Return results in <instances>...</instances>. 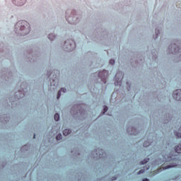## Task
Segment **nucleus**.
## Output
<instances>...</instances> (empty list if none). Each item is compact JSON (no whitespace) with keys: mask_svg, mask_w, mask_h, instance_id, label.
Returning a JSON list of instances; mask_svg holds the SVG:
<instances>
[{"mask_svg":"<svg viewBox=\"0 0 181 181\" xmlns=\"http://www.w3.org/2000/svg\"><path fill=\"white\" fill-rule=\"evenodd\" d=\"M19 25H21L20 28V35H21V36H25V35H28L29 32H30V25L27 21H22L21 23L18 22L16 26H19Z\"/></svg>","mask_w":181,"mask_h":181,"instance_id":"f257e3e1","label":"nucleus"},{"mask_svg":"<svg viewBox=\"0 0 181 181\" xmlns=\"http://www.w3.org/2000/svg\"><path fill=\"white\" fill-rule=\"evenodd\" d=\"M65 45L66 46V49L68 52H73L74 49H76V42L73 40H67L65 41Z\"/></svg>","mask_w":181,"mask_h":181,"instance_id":"f03ea898","label":"nucleus"},{"mask_svg":"<svg viewBox=\"0 0 181 181\" xmlns=\"http://www.w3.org/2000/svg\"><path fill=\"white\" fill-rule=\"evenodd\" d=\"M99 77H100L102 81L105 84L107 83V77H108V71L103 70L98 74Z\"/></svg>","mask_w":181,"mask_h":181,"instance_id":"7ed1b4c3","label":"nucleus"},{"mask_svg":"<svg viewBox=\"0 0 181 181\" xmlns=\"http://www.w3.org/2000/svg\"><path fill=\"white\" fill-rule=\"evenodd\" d=\"M173 97L174 100H176L177 101H181V89L175 90L173 93Z\"/></svg>","mask_w":181,"mask_h":181,"instance_id":"20e7f679","label":"nucleus"},{"mask_svg":"<svg viewBox=\"0 0 181 181\" xmlns=\"http://www.w3.org/2000/svg\"><path fill=\"white\" fill-rule=\"evenodd\" d=\"M170 168H175V165H168L166 167L162 165V167L158 169L157 170L153 171V175H158V173L162 172V169H163V170H165V169H169Z\"/></svg>","mask_w":181,"mask_h":181,"instance_id":"39448f33","label":"nucleus"},{"mask_svg":"<svg viewBox=\"0 0 181 181\" xmlns=\"http://www.w3.org/2000/svg\"><path fill=\"white\" fill-rule=\"evenodd\" d=\"M62 93H66V91H67V89L62 88H61L60 90L58 91L57 96V100H59L60 98V97L62 95Z\"/></svg>","mask_w":181,"mask_h":181,"instance_id":"423d86ee","label":"nucleus"},{"mask_svg":"<svg viewBox=\"0 0 181 181\" xmlns=\"http://www.w3.org/2000/svg\"><path fill=\"white\" fill-rule=\"evenodd\" d=\"M70 134H71V130L69 129H66L63 132V134L64 135V136H67V135H69Z\"/></svg>","mask_w":181,"mask_h":181,"instance_id":"0eeeda50","label":"nucleus"},{"mask_svg":"<svg viewBox=\"0 0 181 181\" xmlns=\"http://www.w3.org/2000/svg\"><path fill=\"white\" fill-rule=\"evenodd\" d=\"M175 152H177V153H181V144L175 146Z\"/></svg>","mask_w":181,"mask_h":181,"instance_id":"6e6552de","label":"nucleus"},{"mask_svg":"<svg viewBox=\"0 0 181 181\" xmlns=\"http://www.w3.org/2000/svg\"><path fill=\"white\" fill-rule=\"evenodd\" d=\"M165 158V160H164V162H172V161H174L175 159L174 158H172L170 156H168L166 158V156L164 157Z\"/></svg>","mask_w":181,"mask_h":181,"instance_id":"1a4fd4ad","label":"nucleus"},{"mask_svg":"<svg viewBox=\"0 0 181 181\" xmlns=\"http://www.w3.org/2000/svg\"><path fill=\"white\" fill-rule=\"evenodd\" d=\"M48 39H49V40H54V39H56V35L54 34H49L48 35Z\"/></svg>","mask_w":181,"mask_h":181,"instance_id":"9d476101","label":"nucleus"},{"mask_svg":"<svg viewBox=\"0 0 181 181\" xmlns=\"http://www.w3.org/2000/svg\"><path fill=\"white\" fill-rule=\"evenodd\" d=\"M54 118L56 121H59V119H60V115H59L58 113H56L54 116Z\"/></svg>","mask_w":181,"mask_h":181,"instance_id":"9b49d317","label":"nucleus"},{"mask_svg":"<svg viewBox=\"0 0 181 181\" xmlns=\"http://www.w3.org/2000/svg\"><path fill=\"white\" fill-rule=\"evenodd\" d=\"M149 162V158L144 159L143 161H141V165H145L146 163H148Z\"/></svg>","mask_w":181,"mask_h":181,"instance_id":"f8f14e48","label":"nucleus"},{"mask_svg":"<svg viewBox=\"0 0 181 181\" xmlns=\"http://www.w3.org/2000/svg\"><path fill=\"white\" fill-rule=\"evenodd\" d=\"M62 136L61 134H59L57 136L56 139H57V141H60V140H62Z\"/></svg>","mask_w":181,"mask_h":181,"instance_id":"ddd939ff","label":"nucleus"},{"mask_svg":"<svg viewBox=\"0 0 181 181\" xmlns=\"http://www.w3.org/2000/svg\"><path fill=\"white\" fill-rule=\"evenodd\" d=\"M119 74H121L120 78H124V75H122V73H117L115 75V78L118 77V76H119Z\"/></svg>","mask_w":181,"mask_h":181,"instance_id":"4468645a","label":"nucleus"},{"mask_svg":"<svg viewBox=\"0 0 181 181\" xmlns=\"http://www.w3.org/2000/svg\"><path fill=\"white\" fill-rule=\"evenodd\" d=\"M149 145H151V143H149V141H145V142L144 143V146H145L146 148L147 146H149Z\"/></svg>","mask_w":181,"mask_h":181,"instance_id":"2eb2a0df","label":"nucleus"},{"mask_svg":"<svg viewBox=\"0 0 181 181\" xmlns=\"http://www.w3.org/2000/svg\"><path fill=\"white\" fill-rule=\"evenodd\" d=\"M156 36L154 37V39H158V36L159 35V30H156Z\"/></svg>","mask_w":181,"mask_h":181,"instance_id":"dca6fc26","label":"nucleus"},{"mask_svg":"<svg viewBox=\"0 0 181 181\" xmlns=\"http://www.w3.org/2000/svg\"><path fill=\"white\" fill-rule=\"evenodd\" d=\"M103 114L107 112V111H108V107L107 106H104V108H103Z\"/></svg>","mask_w":181,"mask_h":181,"instance_id":"f3484780","label":"nucleus"},{"mask_svg":"<svg viewBox=\"0 0 181 181\" xmlns=\"http://www.w3.org/2000/svg\"><path fill=\"white\" fill-rule=\"evenodd\" d=\"M175 136H176L177 138H181V133L176 132V133H175Z\"/></svg>","mask_w":181,"mask_h":181,"instance_id":"a211bd4d","label":"nucleus"},{"mask_svg":"<svg viewBox=\"0 0 181 181\" xmlns=\"http://www.w3.org/2000/svg\"><path fill=\"white\" fill-rule=\"evenodd\" d=\"M110 64H115V60H114V59H110Z\"/></svg>","mask_w":181,"mask_h":181,"instance_id":"6ab92c4d","label":"nucleus"},{"mask_svg":"<svg viewBox=\"0 0 181 181\" xmlns=\"http://www.w3.org/2000/svg\"><path fill=\"white\" fill-rule=\"evenodd\" d=\"M145 173V170H140L138 173V175H141V173Z\"/></svg>","mask_w":181,"mask_h":181,"instance_id":"aec40b11","label":"nucleus"},{"mask_svg":"<svg viewBox=\"0 0 181 181\" xmlns=\"http://www.w3.org/2000/svg\"><path fill=\"white\" fill-rule=\"evenodd\" d=\"M142 181H149V179H148V178H144Z\"/></svg>","mask_w":181,"mask_h":181,"instance_id":"412c9836","label":"nucleus"},{"mask_svg":"<svg viewBox=\"0 0 181 181\" xmlns=\"http://www.w3.org/2000/svg\"><path fill=\"white\" fill-rule=\"evenodd\" d=\"M33 138H34V139L36 138V134H34V137H33Z\"/></svg>","mask_w":181,"mask_h":181,"instance_id":"4be33fe9","label":"nucleus"},{"mask_svg":"<svg viewBox=\"0 0 181 181\" xmlns=\"http://www.w3.org/2000/svg\"><path fill=\"white\" fill-rule=\"evenodd\" d=\"M119 86H121V82H119Z\"/></svg>","mask_w":181,"mask_h":181,"instance_id":"5701e85b","label":"nucleus"},{"mask_svg":"<svg viewBox=\"0 0 181 181\" xmlns=\"http://www.w3.org/2000/svg\"><path fill=\"white\" fill-rule=\"evenodd\" d=\"M117 179V177H115V178H113V180H115Z\"/></svg>","mask_w":181,"mask_h":181,"instance_id":"b1692460","label":"nucleus"},{"mask_svg":"<svg viewBox=\"0 0 181 181\" xmlns=\"http://www.w3.org/2000/svg\"><path fill=\"white\" fill-rule=\"evenodd\" d=\"M115 85L117 86V85H118V83H117V82H115Z\"/></svg>","mask_w":181,"mask_h":181,"instance_id":"393cba45","label":"nucleus"},{"mask_svg":"<svg viewBox=\"0 0 181 181\" xmlns=\"http://www.w3.org/2000/svg\"><path fill=\"white\" fill-rule=\"evenodd\" d=\"M16 5H21V4H19L18 3H17Z\"/></svg>","mask_w":181,"mask_h":181,"instance_id":"a878e982","label":"nucleus"}]
</instances>
